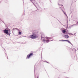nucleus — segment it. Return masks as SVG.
<instances>
[{"mask_svg": "<svg viewBox=\"0 0 78 78\" xmlns=\"http://www.w3.org/2000/svg\"><path fill=\"white\" fill-rule=\"evenodd\" d=\"M76 1H76H75V2Z\"/></svg>", "mask_w": 78, "mask_h": 78, "instance_id": "obj_34", "label": "nucleus"}, {"mask_svg": "<svg viewBox=\"0 0 78 78\" xmlns=\"http://www.w3.org/2000/svg\"><path fill=\"white\" fill-rule=\"evenodd\" d=\"M75 25H77V24H73V25H71V27H73V26H75Z\"/></svg>", "mask_w": 78, "mask_h": 78, "instance_id": "obj_16", "label": "nucleus"}, {"mask_svg": "<svg viewBox=\"0 0 78 78\" xmlns=\"http://www.w3.org/2000/svg\"><path fill=\"white\" fill-rule=\"evenodd\" d=\"M58 4L59 6L60 5V4H59L58 3Z\"/></svg>", "mask_w": 78, "mask_h": 78, "instance_id": "obj_29", "label": "nucleus"}, {"mask_svg": "<svg viewBox=\"0 0 78 78\" xmlns=\"http://www.w3.org/2000/svg\"><path fill=\"white\" fill-rule=\"evenodd\" d=\"M33 55V52H31L29 54L27 57V59H30L31 56H32Z\"/></svg>", "mask_w": 78, "mask_h": 78, "instance_id": "obj_4", "label": "nucleus"}, {"mask_svg": "<svg viewBox=\"0 0 78 78\" xmlns=\"http://www.w3.org/2000/svg\"><path fill=\"white\" fill-rule=\"evenodd\" d=\"M47 62V63H48V64H49V62Z\"/></svg>", "mask_w": 78, "mask_h": 78, "instance_id": "obj_24", "label": "nucleus"}, {"mask_svg": "<svg viewBox=\"0 0 78 78\" xmlns=\"http://www.w3.org/2000/svg\"><path fill=\"white\" fill-rule=\"evenodd\" d=\"M46 39H53V37H46Z\"/></svg>", "mask_w": 78, "mask_h": 78, "instance_id": "obj_8", "label": "nucleus"}, {"mask_svg": "<svg viewBox=\"0 0 78 78\" xmlns=\"http://www.w3.org/2000/svg\"><path fill=\"white\" fill-rule=\"evenodd\" d=\"M21 44H23V43H21Z\"/></svg>", "mask_w": 78, "mask_h": 78, "instance_id": "obj_36", "label": "nucleus"}, {"mask_svg": "<svg viewBox=\"0 0 78 78\" xmlns=\"http://www.w3.org/2000/svg\"><path fill=\"white\" fill-rule=\"evenodd\" d=\"M67 33L69 34V35H73V34L71 33H69L68 32H67Z\"/></svg>", "mask_w": 78, "mask_h": 78, "instance_id": "obj_15", "label": "nucleus"}, {"mask_svg": "<svg viewBox=\"0 0 78 78\" xmlns=\"http://www.w3.org/2000/svg\"><path fill=\"white\" fill-rule=\"evenodd\" d=\"M18 34L19 35H21V34H22V32L20 31H19Z\"/></svg>", "mask_w": 78, "mask_h": 78, "instance_id": "obj_11", "label": "nucleus"}, {"mask_svg": "<svg viewBox=\"0 0 78 78\" xmlns=\"http://www.w3.org/2000/svg\"><path fill=\"white\" fill-rule=\"evenodd\" d=\"M66 29H67L68 28V26H67L66 27Z\"/></svg>", "mask_w": 78, "mask_h": 78, "instance_id": "obj_23", "label": "nucleus"}, {"mask_svg": "<svg viewBox=\"0 0 78 78\" xmlns=\"http://www.w3.org/2000/svg\"><path fill=\"white\" fill-rule=\"evenodd\" d=\"M36 66V65H35L34 66V76L35 77H36V75L35 74V67Z\"/></svg>", "mask_w": 78, "mask_h": 78, "instance_id": "obj_14", "label": "nucleus"}, {"mask_svg": "<svg viewBox=\"0 0 78 78\" xmlns=\"http://www.w3.org/2000/svg\"><path fill=\"white\" fill-rule=\"evenodd\" d=\"M64 37H65V38H66V39H67V38H69V36L68 35H65Z\"/></svg>", "mask_w": 78, "mask_h": 78, "instance_id": "obj_7", "label": "nucleus"}, {"mask_svg": "<svg viewBox=\"0 0 78 78\" xmlns=\"http://www.w3.org/2000/svg\"><path fill=\"white\" fill-rule=\"evenodd\" d=\"M76 34V33H74V36H75V35Z\"/></svg>", "mask_w": 78, "mask_h": 78, "instance_id": "obj_27", "label": "nucleus"}, {"mask_svg": "<svg viewBox=\"0 0 78 78\" xmlns=\"http://www.w3.org/2000/svg\"><path fill=\"white\" fill-rule=\"evenodd\" d=\"M54 18H55V17H54Z\"/></svg>", "mask_w": 78, "mask_h": 78, "instance_id": "obj_41", "label": "nucleus"}, {"mask_svg": "<svg viewBox=\"0 0 78 78\" xmlns=\"http://www.w3.org/2000/svg\"><path fill=\"white\" fill-rule=\"evenodd\" d=\"M3 33H4L6 35H8L9 36H10L11 34V30L8 28V27L6 28L4 30H3Z\"/></svg>", "mask_w": 78, "mask_h": 78, "instance_id": "obj_1", "label": "nucleus"}, {"mask_svg": "<svg viewBox=\"0 0 78 78\" xmlns=\"http://www.w3.org/2000/svg\"><path fill=\"white\" fill-rule=\"evenodd\" d=\"M61 10L63 12V13L67 17H68V16H67V14H66V13L64 12V11L62 10V9H61Z\"/></svg>", "mask_w": 78, "mask_h": 78, "instance_id": "obj_6", "label": "nucleus"}, {"mask_svg": "<svg viewBox=\"0 0 78 78\" xmlns=\"http://www.w3.org/2000/svg\"><path fill=\"white\" fill-rule=\"evenodd\" d=\"M30 1L33 4V5H34V6H36V5H35V4H34V3L33 2V1H34V0H30Z\"/></svg>", "mask_w": 78, "mask_h": 78, "instance_id": "obj_10", "label": "nucleus"}, {"mask_svg": "<svg viewBox=\"0 0 78 78\" xmlns=\"http://www.w3.org/2000/svg\"><path fill=\"white\" fill-rule=\"evenodd\" d=\"M59 41H60L61 42H62V41H61V40H59Z\"/></svg>", "mask_w": 78, "mask_h": 78, "instance_id": "obj_31", "label": "nucleus"}, {"mask_svg": "<svg viewBox=\"0 0 78 78\" xmlns=\"http://www.w3.org/2000/svg\"><path fill=\"white\" fill-rule=\"evenodd\" d=\"M24 13L23 14L24 15H25V10H24Z\"/></svg>", "mask_w": 78, "mask_h": 78, "instance_id": "obj_26", "label": "nucleus"}, {"mask_svg": "<svg viewBox=\"0 0 78 78\" xmlns=\"http://www.w3.org/2000/svg\"><path fill=\"white\" fill-rule=\"evenodd\" d=\"M43 62H47V61H43Z\"/></svg>", "mask_w": 78, "mask_h": 78, "instance_id": "obj_25", "label": "nucleus"}, {"mask_svg": "<svg viewBox=\"0 0 78 78\" xmlns=\"http://www.w3.org/2000/svg\"><path fill=\"white\" fill-rule=\"evenodd\" d=\"M73 51H76V49L75 48H74L73 49Z\"/></svg>", "mask_w": 78, "mask_h": 78, "instance_id": "obj_17", "label": "nucleus"}, {"mask_svg": "<svg viewBox=\"0 0 78 78\" xmlns=\"http://www.w3.org/2000/svg\"><path fill=\"white\" fill-rule=\"evenodd\" d=\"M72 27L71 26H69V28H71Z\"/></svg>", "mask_w": 78, "mask_h": 78, "instance_id": "obj_20", "label": "nucleus"}, {"mask_svg": "<svg viewBox=\"0 0 78 78\" xmlns=\"http://www.w3.org/2000/svg\"><path fill=\"white\" fill-rule=\"evenodd\" d=\"M37 78H39V76H37Z\"/></svg>", "mask_w": 78, "mask_h": 78, "instance_id": "obj_28", "label": "nucleus"}, {"mask_svg": "<svg viewBox=\"0 0 78 78\" xmlns=\"http://www.w3.org/2000/svg\"><path fill=\"white\" fill-rule=\"evenodd\" d=\"M2 22H3V23H4V24H5V22H4V21H3L2 20Z\"/></svg>", "mask_w": 78, "mask_h": 78, "instance_id": "obj_21", "label": "nucleus"}, {"mask_svg": "<svg viewBox=\"0 0 78 78\" xmlns=\"http://www.w3.org/2000/svg\"><path fill=\"white\" fill-rule=\"evenodd\" d=\"M7 57V59H8V57Z\"/></svg>", "mask_w": 78, "mask_h": 78, "instance_id": "obj_33", "label": "nucleus"}, {"mask_svg": "<svg viewBox=\"0 0 78 78\" xmlns=\"http://www.w3.org/2000/svg\"><path fill=\"white\" fill-rule=\"evenodd\" d=\"M50 2H51V1H50Z\"/></svg>", "mask_w": 78, "mask_h": 78, "instance_id": "obj_38", "label": "nucleus"}, {"mask_svg": "<svg viewBox=\"0 0 78 78\" xmlns=\"http://www.w3.org/2000/svg\"><path fill=\"white\" fill-rule=\"evenodd\" d=\"M69 22V20H67V22L66 23L67 24V25H68V22Z\"/></svg>", "mask_w": 78, "mask_h": 78, "instance_id": "obj_19", "label": "nucleus"}, {"mask_svg": "<svg viewBox=\"0 0 78 78\" xmlns=\"http://www.w3.org/2000/svg\"><path fill=\"white\" fill-rule=\"evenodd\" d=\"M60 8H61V7H60Z\"/></svg>", "mask_w": 78, "mask_h": 78, "instance_id": "obj_40", "label": "nucleus"}, {"mask_svg": "<svg viewBox=\"0 0 78 78\" xmlns=\"http://www.w3.org/2000/svg\"><path fill=\"white\" fill-rule=\"evenodd\" d=\"M14 30H17V31H20V30L19 29L17 28H15L14 29Z\"/></svg>", "mask_w": 78, "mask_h": 78, "instance_id": "obj_12", "label": "nucleus"}, {"mask_svg": "<svg viewBox=\"0 0 78 78\" xmlns=\"http://www.w3.org/2000/svg\"><path fill=\"white\" fill-rule=\"evenodd\" d=\"M58 20V22H60V23H61V25H63V26H64V25H63L62 24V23H61V22L60 21H59V20Z\"/></svg>", "mask_w": 78, "mask_h": 78, "instance_id": "obj_13", "label": "nucleus"}, {"mask_svg": "<svg viewBox=\"0 0 78 78\" xmlns=\"http://www.w3.org/2000/svg\"><path fill=\"white\" fill-rule=\"evenodd\" d=\"M4 50H5V48H4Z\"/></svg>", "mask_w": 78, "mask_h": 78, "instance_id": "obj_32", "label": "nucleus"}, {"mask_svg": "<svg viewBox=\"0 0 78 78\" xmlns=\"http://www.w3.org/2000/svg\"><path fill=\"white\" fill-rule=\"evenodd\" d=\"M65 34H68L67 33V32H65Z\"/></svg>", "mask_w": 78, "mask_h": 78, "instance_id": "obj_22", "label": "nucleus"}, {"mask_svg": "<svg viewBox=\"0 0 78 78\" xmlns=\"http://www.w3.org/2000/svg\"><path fill=\"white\" fill-rule=\"evenodd\" d=\"M26 43H24L23 44H26Z\"/></svg>", "mask_w": 78, "mask_h": 78, "instance_id": "obj_30", "label": "nucleus"}, {"mask_svg": "<svg viewBox=\"0 0 78 78\" xmlns=\"http://www.w3.org/2000/svg\"><path fill=\"white\" fill-rule=\"evenodd\" d=\"M5 3H6V2H5Z\"/></svg>", "mask_w": 78, "mask_h": 78, "instance_id": "obj_39", "label": "nucleus"}, {"mask_svg": "<svg viewBox=\"0 0 78 78\" xmlns=\"http://www.w3.org/2000/svg\"><path fill=\"white\" fill-rule=\"evenodd\" d=\"M61 5L63 6V5Z\"/></svg>", "mask_w": 78, "mask_h": 78, "instance_id": "obj_35", "label": "nucleus"}, {"mask_svg": "<svg viewBox=\"0 0 78 78\" xmlns=\"http://www.w3.org/2000/svg\"><path fill=\"white\" fill-rule=\"evenodd\" d=\"M41 37L42 40H43L44 43L45 42H46L47 43H48L49 42H51V41H53V40H45L44 37H42V36H41Z\"/></svg>", "mask_w": 78, "mask_h": 78, "instance_id": "obj_3", "label": "nucleus"}, {"mask_svg": "<svg viewBox=\"0 0 78 78\" xmlns=\"http://www.w3.org/2000/svg\"><path fill=\"white\" fill-rule=\"evenodd\" d=\"M62 33H63L64 34H65V33L66 32V31L65 30H62Z\"/></svg>", "mask_w": 78, "mask_h": 78, "instance_id": "obj_9", "label": "nucleus"}, {"mask_svg": "<svg viewBox=\"0 0 78 78\" xmlns=\"http://www.w3.org/2000/svg\"><path fill=\"white\" fill-rule=\"evenodd\" d=\"M5 56H7V57H8V55H7V54H6V53L5 54Z\"/></svg>", "mask_w": 78, "mask_h": 78, "instance_id": "obj_18", "label": "nucleus"}, {"mask_svg": "<svg viewBox=\"0 0 78 78\" xmlns=\"http://www.w3.org/2000/svg\"><path fill=\"white\" fill-rule=\"evenodd\" d=\"M5 27H7V26H6H6H5Z\"/></svg>", "mask_w": 78, "mask_h": 78, "instance_id": "obj_37", "label": "nucleus"}, {"mask_svg": "<svg viewBox=\"0 0 78 78\" xmlns=\"http://www.w3.org/2000/svg\"><path fill=\"white\" fill-rule=\"evenodd\" d=\"M37 37H38V36L37 35V34L35 32L33 33L32 35H30V38L32 39H34Z\"/></svg>", "mask_w": 78, "mask_h": 78, "instance_id": "obj_2", "label": "nucleus"}, {"mask_svg": "<svg viewBox=\"0 0 78 78\" xmlns=\"http://www.w3.org/2000/svg\"><path fill=\"white\" fill-rule=\"evenodd\" d=\"M62 42H64L65 41L66 42H67L69 43V44H71V45H73L70 42V41H69V40H61Z\"/></svg>", "mask_w": 78, "mask_h": 78, "instance_id": "obj_5", "label": "nucleus"}]
</instances>
